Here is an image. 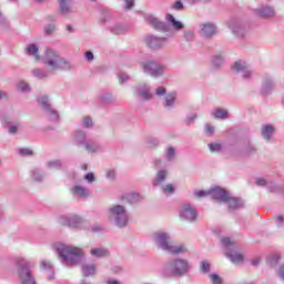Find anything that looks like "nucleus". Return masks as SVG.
Returning <instances> with one entry per match:
<instances>
[{
    "instance_id": "nucleus-1",
    "label": "nucleus",
    "mask_w": 284,
    "mask_h": 284,
    "mask_svg": "<svg viewBox=\"0 0 284 284\" xmlns=\"http://www.w3.org/2000/svg\"><path fill=\"white\" fill-rule=\"evenodd\" d=\"M152 240L158 250L172 254L173 256H181V254H187V246L183 244H174L172 242V235L164 231H158L153 233Z\"/></svg>"
},
{
    "instance_id": "nucleus-2",
    "label": "nucleus",
    "mask_w": 284,
    "mask_h": 284,
    "mask_svg": "<svg viewBox=\"0 0 284 284\" xmlns=\"http://www.w3.org/2000/svg\"><path fill=\"white\" fill-rule=\"evenodd\" d=\"M54 250L62 265H79L83 261V250L68 244H54Z\"/></svg>"
},
{
    "instance_id": "nucleus-3",
    "label": "nucleus",
    "mask_w": 284,
    "mask_h": 284,
    "mask_svg": "<svg viewBox=\"0 0 284 284\" xmlns=\"http://www.w3.org/2000/svg\"><path fill=\"white\" fill-rule=\"evenodd\" d=\"M190 261L183 257L169 260L163 267L165 276H186L190 274Z\"/></svg>"
},
{
    "instance_id": "nucleus-4",
    "label": "nucleus",
    "mask_w": 284,
    "mask_h": 284,
    "mask_svg": "<svg viewBox=\"0 0 284 284\" xmlns=\"http://www.w3.org/2000/svg\"><path fill=\"white\" fill-rule=\"evenodd\" d=\"M109 221L115 225V227H128L130 223V212L123 204H113L108 209Z\"/></svg>"
},
{
    "instance_id": "nucleus-5",
    "label": "nucleus",
    "mask_w": 284,
    "mask_h": 284,
    "mask_svg": "<svg viewBox=\"0 0 284 284\" xmlns=\"http://www.w3.org/2000/svg\"><path fill=\"white\" fill-rule=\"evenodd\" d=\"M42 63L50 68L53 72L54 70H70V63L65 61L59 54V51H55L53 49H47L43 57H42Z\"/></svg>"
},
{
    "instance_id": "nucleus-6",
    "label": "nucleus",
    "mask_w": 284,
    "mask_h": 284,
    "mask_svg": "<svg viewBox=\"0 0 284 284\" xmlns=\"http://www.w3.org/2000/svg\"><path fill=\"white\" fill-rule=\"evenodd\" d=\"M17 265L20 284H37V277H34V272H32V262L24 257H18Z\"/></svg>"
},
{
    "instance_id": "nucleus-7",
    "label": "nucleus",
    "mask_w": 284,
    "mask_h": 284,
    "mask_svg": "<svg viewBox=\"0 0 284 284\" xmlns=\"http://www.w3.org/2000/svg\"><path fill=\"white\" fill-rule=\"evenodd\" d=\"M58 223L64 227H71L73 230H84L88 227V222L77 214L60 215Z\"/></svg>"
},
{
    "instance_id": "nucleus-8",
    "label": "nucleus",
    "mask_w": 284,
    "mask_h": 284,
    "mask_svg": "<svg viewBox=\"0 0 284 284\" xmlns=\"http://www.w3.org/2000/svg\"><path fill=\"white\" fill-rule=\"evenodd\" d=\"M221 243L223 247L226 250V256L230 258L232 263L235 265H239L240 263H243V254L237 253L236 251V243L232 241L230 237H222Z\"/></svg>"
},
{
    "instance_id": "nucleus-9",
    "label": "nucleus",
    "mask_w": 284,
    "mask_h": 284,
    "mask_svg": "<svg viewBox=\"0 0 284 284\" xmlns=\"http://www.w3.org/2000/svg\"><path fill=\"white\" fill-rule=\"evenodd\" d=\"M142 70L144 74H149L153 79H159L165 74V67L152 60L142 63Z\"/></svg>"
},
{
    "instance_id": "nucleus-10",
    "label": "nucleus",
    "mask_w": 284,
    "mask_h": 284,
    "mask_svg": "<svg viewBox=\"0 0 284 284\" xmlns=\"http://www.w3.org/2000/svg\"><path fill=\"white\" fill-rule=\"evenodd\" d=\"M133 94L136 99L143 102L152 101L154 93H152V87L145 82H141L133 87Z\"/></svg>"
},
{
    "instance_id": "nucleus-11",
    "label": "nucleus",
    "mask_w": 284,
    "mask_h": 284,
    "mask_svg": "<svg viewBox=\"0 0 284 284\" xmlns=\"http://www.w3.org/2000/svg\"><path fill=\"white\" fill-rule=\"evenodd\" d=\"M144 41L150 50H163L168 45V38L153 34L146 36Z\"/></svg>"
},
{
    "instance_id": "nucleus-12",
    "label": "nucleus",
    "mask_w": 284,
    "mask_h": 284,
    "mask_svg": "<svg viewBox=\"0 0 284 284\" xmlns=\"http://www.w3.org/2000/svg\"><path fill=\"white\" fill-rule=\"evenodd\" d=\"M232 70L236 74H240L242 79H252V77H254V71L252 70V67L243 61L234 62V64L232 65Z\"/></svg>"
},
{
    "instance_id": "nucleus-13",
    "label": "nucleus",
    "mask_w": 284,
    "mask_h": 284,
    "mask_svg": "<svg viewBox=\"0 0 284 284\" xmlns=\"http://www.w3.org/2000/svg\"><path fill=\"white\" fill-rule=\"evenodd\" d=\"M199 214L196 210L192 207L190 203L183 204L180 209V219L182 221H187L189 223H194L196 221Z\"/></svg>"
},
{
    "instance_id": "nucleus-14",
    "label": "nucleus",
    "mask_w": 284,
    "mask_h": 284,
    "mask_svg": "<svg viewBox=\"0 0 284 284\" xmlns=\"http://www.w3.org/2000/svg\"><path fill=\"white\" fill-rule=\"evenodd\" d=\"M227 26L231 30V32L236 37L237 39H243L245 37V24L240 19L232 18Z\"/></svg>"
},
{
    "instance_id": "nucleus-15",
    "label": "nucleus",
    "mask_w": 284,
    "mask_h": 284,
    "mask_svg": "<svg viewBox=\"0 0 284 284\" xmlns=\"http://www.w3.org/2000/svg\"><path fill=\"white\" fill-rule=\"evenodd\" d=\"M209 194L212 196V199H215V201H219L220 203H227L230 200L229 192L225 189H221L219 186L209 190Z\"/></svg>"
},
{
    "instance_id": "nucleus-16",
    "label": "nucleus",
    "mask_w": 284,
    "mask_h": 284,
    "mask_svg": "<svg viewBox=\"0 0 284 284\" xmlns=\"http://www.w3.org/2000/svg\"><path fill=\"white\" fill-rule=\"evenodd\" d=\"M276 87V82L274 81V78L270 74H265L262 78V88L261 92L262 94H272L274 88Z\"/></svg>"
},
{
    "instance_id": "nucleus-17",
    "label": "nucleus",
    "mask_w": 284,
    "mask_h": 284,
    "mask_svg": "<svg viewBox=\"0 0 284 284\" xmlns=\"http://www.w3.org/2000/svg\"><path fill=\"white\" fill-rule=\"evenodd\" d=\"M200 34L204 37V39H212V37L216 34V24L212 22L202 23L200 26Z\"/></svg>"
},
{
    "instance_id": "nucleus-18",
    "label": "nucleus",
    "mask_w": 284,
    "mask_h": 284,
    "mask_svg": "<svg viewBox=\"0 0 284 284\" xmlns=\"http://www.w3.org/2000/svg\"><path fill=\"white\" fill-rule=\"evenodd\" d=\"M256 17H260V19H272L276 17V11H274V8L271 6H264L255 9Z\"/></svg>"
},
{
    "instance_id": "nucleus-19",
    "label": "nucleus",
    "mask_w": 284,
    "mask_h": 284,
    "mask_svg": "<svg viewBox=\"0 0 284 284\" xmlns=\"http://www.w3.org/2000/svg\"><path fill=\"white\" fill-rule=\"evenodd\" d=\"M164 110H174L176 108V92H169L162 100Z\"/></svg>"
},
{
    "instance_id": "nucleus-20",
    "label": "nucleus",
    "mask_w": 284,
    "mask_h": 284,
    "mask_svg": "<svg viewBox=\"0 0 284 284\" xmlns=\"http://www.w3.org/2000/svg\"><path fill=\"white\" fill-rule=\"evenodd\" d=\"M1 123L7 128L9 134H17L19 132V128H21L20 122H12L8 119V115L1 116Z\"/></svg>"
},
{
    "instance_id": "nucleus-21",
    "label": "nucleus",
    "mask_w": 284,
    "mask_h": 284,
    "mask_svg": "<svg viewBox=\"0 0 284 284\" xmlns=\"http://www.w3.org/2000/svg\"><path fill=\"white\" fill-rule=\"evenodd\" d=\"M146 21L155 29V30H161L162 32H168V24L159 18L150 14L146 16Z\"/></svg>"
},
{
    "instance_id": "nucleus-22",
    "label": "nucleus",
    "mask_w": 284,
    "mask_h": 284,
    "mask_svg": "<svg viewBox=\"0 0 284 284\" xmlns=\"http://www.w3.org/2000/svg\"><path fill=\"white\" fill-rule=\"evenodd\" d=\"M256 185H258L260 187H263L266 185L267 190H270V192H284V186H281L274 182H268L265 181V179H257L256 180Z\"/></svg>"
},
{
    "instance_id": "nucleus-23",
    "label": "nucleus",
    "mask_w": 284,
    "mask_h": 284,
    "mask_svg": "<svg viewBox=\"0 0 284 284\" xmlns=\"http://www.w3.org/2000/svg\"><path fill=\"white\" fill-rule=\"evenodd\" d=\"M72 1L73 0H59V10H60V14H62V17H65V14H72V12H74V8L72 7Z\"/></svg>"
},
{
    "instance_id": "nucleus-24",
    "label": "nucleus",
    "mask_w": 284,
    "mask_h": 284,
    "mask_svg": "<svg viewBox=\"0 0 284 284\" xmlns=\"http://www.w3.org/2000/svg\"><path fill=\"white\" fill-rule=\"evenodd\" d=\"M83 148L89 154H98L102 150L101 144L97 140H88Z\"/></svg>"
},
{
    "instance_id": "nucleus-25",
    "label": "nucleus",
    "mask_w": 284,
    "mask_h": 284,
    "mask_svg": "<svg viewBox=\"0 0 284 284\" xmlns=\"http://www.w3.org/2000/svg\"><path fill=\"white\" fill-rule=\"evenodd\" d=\"M276 132V128L272 124H264L262 125V138L264 141H272V136H274V133Z\"/></svg>"
},
{
    "instance_id": "nucleus-26",
    "label": "nucleus",
    "mask_w": 284,
    "mask_h": 284,
    "mask_svg": "<svg viewBox=\"0 0 284 284\" xmlns=\"http://www.w3.org/2000/svg\"><path fill=\"white\" fill-rule=\"evenodd\" d=\"M226 203H229V210L231 212L234 210H241L245 205V202H243L241 197H232V195H229Z\"/></svg>"
},
{
    "instance_id": "nucleus-27",
    "label": "nucleus",
    "mask_w": 284,
    "mask_h": 284,
    "mask_svg": "<svg viewBox=\"0 0 284 284\" xmlns=\"http://www.w3.org/2000/svg\"><path fill=\"white\" fill-rule=\"evenodd\" d=\"M40 268L43 272H48L49 273V281H53L54 280V268L52 266V262L48 261V260H42L40 262Z\"/></svg>"
},
{
    "instance_id": "nucleus-28",
    "label": "nucleus",
    "mask_w": 284,
    "mask_h": 284,
    "mask_svg": "<svg viewBox=\"0 0 284 284\" xmlns=\"http://www.w3.org/2000/svg\"><path fill=\"white\" fill-rule=\"evenodd\" d=\"M52 69H33L32 70V75L36 77V79H48V77H51L52 74Z\"/></svg>"
},
{
    "instance_id": "nucleus-29",
    "label": "nucleus",
    "mask_w": 284,
    "mask_h": 284,
    "mask_svg": "<svg viewBox=\"0 0 284 284\" xmlns=\"http://www.w3.org/2000/svg\"><path fill=\"white\" fill-rule=\"evenodd\" d=\"M73 194L78 199H88L90 196V191L85 186L75 185L73 186Z\"/></svg>"
},
{
    "instance_id": "nucleus-30",
    "label": "nucleus",
    "mask_w": 284,
    "mask_h": 284,
    "mask_svg": "<svg viewBox=\"0 0 284 284\" xmlns=\"http://www.w3.org/2000/svg\"><path fill=\"white\" fill-rule=\"evenodd\" d=\"M168 179V170H159L155 178L153 179V185H162V183H165V180Z\"/></svg>"
},
{
    "instance_id": "nucleus-31",
    "label": "nucleus",
    "mask_w": 284,
    "mask_h": 284,
    "mask_svg": "<svg viewBox=\"0 0 284 284\" xmlns=\"http://www.w3.org/2000/svg\"><path fill=\"white\" fill-rule=\"evenodd\" d=\"M91 256L94 258H104V256H108L110 254V251L105 247H94L90 251Z\"/></svg>"
},
{
    "instance_id": "nucleus-32",
    "label": "nucleus",
    "mask_w": 284,
    "mask_h": 284,
    "mask_svg": "<svg viewBox=\"0 0 284 284\" xmlns=\"http://www.w3.org/2000/svg\"><path fill=\"white\" fill-rule=\"evenodd\" d=\"M32 181H36V183H41L45 179V174L43 171L39 168H34L30 172Z\"/></svg>"
},
{
    "instance_id": "nucleus-33",
    "label": "nucleus",
    "mask_w": 284,
    "mask_h": 284,
    "mask_svg": "<svg viewBox=\"0 0 284 284\" xmlns=\"http://www.w3.org/2000/svg\"><path fill=\"white\" fill-rule=\"evenodd\" d=\"M74 142L77 143V145H85V143H88V136L85 135V132L78 130L74 133Z\"/></svg>"
},
{
    "instance_id": "nucleus-34",
    "label": "nucleus",
    "mask_w": 284,
    "mask_h": 284,
    "mask_svg": "<svg viewBox=\"0 0 284 284\" xmlns=\"http://www.w3.org/2000/svg\"><path fill=\"white\" fill-rule=\"evenodd\" d=\"M82 270V275L88 277V276H94L97 274V265L94 264H84L81 267Z\"/></svg>"
},
{
    "instance_id": "nucleus-35",
    "label": "nucleus",
    "mask_w": 284,
    "mask_h": 284,
    "mask_svg": "<svg viewBox=\"0 0 284 284\" xmlns=\"http://www.w3.org/2000/svg\"><path fill=\"white\" fill-rule=\"evenodd\" d=\"M164 159L169 163H172V161L176 160V149L174 146H168L164 150Z\"/></svg>"
},
{
    "instance_id": "nucleus-36",
    "label": "nucleus",
    "mask_w": 284,
    "mask_h": 284,
    "mask_svg": "<svg viewBox=\"0 0 284 284\" xmlns=\"http://www.w3.org/2000/svg\"><path fill=\"white\" fill-rule=\"evenodd\" d=\"M109 29L112 34H125V32L128 31V27L121 23H114L109 27Z\"/></svg>"
},
{
    "instance_id": "nucleus-37",
    "label": "nucleus",
    "mask_w": 284,
    "mask_h": 284,
    "mask_svg": "<svg viewBox=\"0 0 284 284\" xmlns=\"http://www.w3.org/2000/svg\"><path fill=\"white\" fill-rule=\"evenodd\" d=\"M38 103L41 105L44 112H48V110L52 109V104L50 103V98H48V95H40L38 98Z\"/></svg>"
},
{
    "instance_id": "nucleus-38",
    "label": "nucleus",
    "mask_w": 284,
    "mask_h": 284,
    "mask_svg": "<svg viewBox=\"0 0 284 284\" xmlns=\"http://www.w3.org/2000/svg\"><path fill=\"white\" fill-rule=\"evenodd\" d=\"M166 21L174 28V30H183V22L178 21L172 14H166Z\"/></svg>"
},
{
    "instance_id": "nucleus-39",
    "label": "nucleus",
    "mask_w": 284,
    "mask_h": 284,
    "mask_svg": "<svg viewBox=\"0 0 284 284\" xmlns=\"http://www.w3.org/2000/svg\"><path fill=\"white\" fill-rule=\"evenodd\" d=\"M124 201H128L131 205H134V203H139L141 201V194L139 193H128L122 196Z\"/></svg>"
},
{
    "instance_id": "nucleus-40",
    "label": "nucleus",
    "mask_w": 284,
    "mask_h": 284,
    "mask_svg": "<svg viewBox=\"0 0 284 284\" xmlns=\"http://www.w3.org/2000/svg\"><path fill=\"white\" fill-rule=\"evenodd\" d=\"M211 114L214 119H230V113L226 109H215Z\"/></svg>"
},
{
    "instance_id": "nucleus-41",
    "label": "nucleus",
    "mask_w": 284,
    "mask_h": 284,
    "mask_svg": "<svg viewBox=\"0 0 284 284\" xmlns=\"http://www.w3.org/2000/svg\"><path fill=\"white\" fill-rule=\"evenodd\" d=\"M225 63V55L223 53H216L212 58V64L214 68H221Z\"/></svg>"
},
{
    "instance_id": "nucleus-42",
    "label": "nucleus",
    "mask_w": 284,
    "mask_h": 284,
    "mask_svg": "<svg viewBox=\"0 0 284 284\" xmlns=\"http://www.w3.org/2000/svg\"><path fill=\"white\" fill-rule=\"evenodd\" d=\"M26 52L27 54H29V57H36V59H39V45H37L36 43H31L26 48Z\"/></svg>"
},
{
    "instance_id": "nucleus-43",
    "label": "nucleus",
    "mask_w": 284,
    "mask_h": 284,
    "mask_svg": "<svg viewBox=\"0 0 284 284\" xmlns=\"http://www.w3.org/2000/svg\"><path fill=\"white\" fill-rule=\"evenodd\" d=\"M278 261H281V255L272 254L267 257L266 263L271 267H276V265H278Z\"/></svg>"
},
{
    "instance_id": "nucleus-44",
    "label": "nucleus",
    "mask_w": 284,
    "mask_h": 284,
    "mask_svg": "<svg viewBox=\"0 0 284 284\" xmlns=\"http://www.w3.org/2000/svg\"><path fill=\"white\" fill-rule=\"evenodd\" d=\"M47 168L50 170H61V168H63V162L61 160H51L47 162Z\"/></svg>"
},
{
    "instance_id": "nucleus-45",
    "label": "nucleus",
    "mask_w": 284,
    "mask_h": 284,
    "mask_svg": "<svg viewBox=\"0 0 284 284\" xmlns=\"http://www.w3.org/2000/svg\"><path fill=\"white\" fill-rule=\"evenodd\" d=\"M47 114V118L49 119V121H59V113L54 110V109H49L47 111H44Z\"/></svg>"
},
{
    "instance_id": "nucleus-46",
    "label": "nucleus",
    "mask_w": 284,
    "mask_h": 284,
    "mask_svg": "<svg viewBox=\"0 0 284 284\" xmlns=\"http://www.w3.org/2000/svg\"><path fill=\"white\" fill-rule=\"evenodd\" d=\"M209 281L212 284H223V277L216 273L209 274Z\"/></svg>"
},
{
    "instance_id": "nucleus-47",
    "label": "nucleus",
    "mask_w": 284,
    "mask_h": 284,
    "mask_svg": "<svg viewBox=\"0 0 284 284\" xmlns=\"http://www.w3.org/2000/svg\"><path fill=\"white\" fill-rule=\"evenodd\" d=\"M211 270H212V265L210 264V262L207 261L201 262L200 271L202 272V274H210Z\"/></svg>"
},
{
    "instance_id": "nucleus-48",
    "label": "nucleus",
    "mask_w": 284,
    "mask_h": 284,
    "mask_svg": "<svg viewBox=\"0 0 284 284\" xmlns=\"http://www.w3.org/2000/svg\"><path fill=\"white\" fill-rule=\"evenodd\" d=\"M54 32H57V24L49 23V24L44 26V34H47V37L54 34Z\"/></svg>"
},
{
    "instance_id": "nucleus-49",
    "label": "nucleus",
    "mask_w": 284,
    "mask_h": 284,
    "mask_svg": "<svg viewBox=\"0 0 284 284\" xmlns=\"http://www.w3.org/2000/svg\"><path fill=\"white\" fill-rule=\"evenodd\" d=\"M210 152H221L223 150V144L219 142H212L209 144Z\"/></svg>"
},
{
    "instance_id": "nucleus-50",
    "label": "nucleus",
    "mask_w": 284,
    "mask_h": 284,
    "mask_svg": "<svg viewBox=\"0 0 284 284\" xmlns=\"http://www.w3.org/2000/svg\"><path fill=\"white\" fill-rule=\"evenodd\" d=\"M100 103H110L112 101V94L111 93H104L99 95Z\"/></svg>"
},
{
    "instance_id": "nucleus-51",
    "label": "nucleus",
    "mask_w": 284,
    "mask_h": 284,
    "mask_svg": "<svg viewBox=\"0 0 284 284\" xmlns=\"http://www.w3.org/2000/svg\"><path fill=\"white\" fill-rule=\"evenodd\" d=\"M159 143H160V141L158 138H149L146 140L148 148H158Z\"/></svg>"
},
{
    "instance_id": "nucleus-52",
    "label": "nucleus",
    "mask_w": 284,
    "mask_h": 284,
    "mask_svg": "<svg viewBox=\"0 0 284 284\" xmlns=\"http://www.w3.org/2000/svg\"><path fill=\"white\" fill-rule=\"evenodd\" d=\"M94 125V122L92 121V118L84 116L82 119V128H92Z\"/></svg>"
},
{
    "instance_id": "nucleus-53",
    "label": "nucleus",
    "mask_w": 284,
    "mask_h": 284,
    "mask_svg": "<svg viewBox=\"0 0 284 284\" xmlns=\"http://www.w3.org/2000/svg\"><path fill=\"white\" fill-rule=\"evenodd\" d=\"M18 90L20 92H28L30 90V84H28L26 81H21L18 83Z\"/></svg>"
},
{
    "instance_id": "nucleus-54",
    "label": "nucleus",
    "mask_w": 284,
    "mask_h": 284,
    "mask_svg": "<svg viewBox=\"0 0 284 284\" xmlns=\"http://www.w3.org/2000/svg\"><path fill=\"white\" fill-rule=\"evenodd\" d=\"M19 154L20 156H32L34 152L31 149L22 148V149H19Z\"/></svg>"
},
{
    "instance_id": "nucleus-55",
    "label": "nucleus",
    "mask_w": 284,
    "mask_h": 284,
    "mask_svg": "<svg viewBox=\"0 0 284 284\" xmlns=\"http://www.w3.org/2000/svg\"><path fill=\"white\" fill-rule=\"evenodd\" d=\"M162 191L164 194H174V185L172 184L163 185Z\"/></svg>"
},
{
    "instance_id": "nucleus-56",
    "label": "nucleus",
    "mask_w": 284,
    "mask_h": 284,
    "mask_svg": "<svg viewBox=\"0 0 284 284\" xmlns=\"http://www.w3.org/2000/svg\"><path fill=\"white\" fill-rule=\"evenodd\" d=\"M118 79L121 85H123V83H126V81H130V75L128 73H120L118 74Z\"/></svg>"
},
{
    "instance_id": "nucleus-57",
    "label": "nucleus",
    "mask_w": 284,
    "mask_h": 284,
    "mask_svg": "<svg viewBox=\"0 0 284 284\" xmlns=\"http://www.w3.org/2000/svg\"><path fill=\"white\" fill-rule=\"evenodd\" d=\"M105 176L109 181H114V179H116V171H114V169H109Z\"/></svg>"
},
{
    "instance_id": "nucleus-58",
    "label": "nucleus",
    "mask_w": 284,
    "mask_h": 284,
    "mask_svg": "<svg viewBox=\"0 0 284 284\" xmlns=\"http://www.w3.org/2000/svg\"><path fill=\"white\" fill-rule=\"evenodd\" d=\"M245 154H256V146L254 144H248L244 149Z\"/></svg>"
},
{
    "instance_id": "nucleus-59",
    "label": "nucleus",
    "mask_w": 284,
    "mask_h": 284,
    "mask_svg": "<svg viewBox=\"0 0 284 284\" xmlns=\"http://www.w3.org/2000/svg\"><path fill=\"white\" fill-rule=\"evenodd\" d=\"M84 181H87V183H94L97 178L94 176V173L90 172L84 175Z\"/></svg>"
},
{
    "instance_id": "nucleus-60",
    "label": "nucleus",
    "mask_w": 284,
    "mask_h": 284,
    "mask_svg": "<svg viewBox=\"0 0 284 284\" xmlns=\"http://www.w3.org/2000/svg\"><path fill=\"white\" fill-rule=\"evenodd\" d=\"M194 196H196V199H203V196H210V191H195L194 192Z\"/></svg>"
},
{
    "instance_id": "nucleus-61",
    "label": "nucleus",
    "mask_w": 284,
    "mask_h": 284,
    "mask_svg": "<svg viewBox=\"0 0 284 284\" xmlns=\"http://www.w3.org/2000/svg\"><path fill=\"white\" fill-rule=\"evenodd\" d=\"M155 94H156V97H165V94H168L166 90H165V87H159L155 90Z\"/></svg>"
},
{
    "instance_id": "nucleus-62",
    "label": "nucleus",
    "mask_w": 284,
    "mask_h": 284,
    "mask_svg": "<svg viewBox=\"0 0 284 284\" xmlns=\"http://www.w3.org/2000/svg\"><path fill=\"white\" fill-rule=\"evenodd\" d=\"M89 232H101L103 227L100 224H93L88 227Z\"/></svg>"
},
{
    "instance_id": "nucleus-63",
    "label": "nucleus",
    "mask_w": 284,
    "mask_h": 284,
    "mask_svg": "<svg viewBox=\"0 0 284 284\" xmlns=\"http://www.w3.org/2000/svg\"><path fill=\"white\" fill-rule=\"evenodd\" d=\"M172 8L173 10L181 11L183 10V2L181 0H178L172 4Z\"/></svg>"
},
{
    "instance_id": "nucleus-64",
    "label": "nucleus",
    "mask_w": 284,
    "mask_h": 284,
    "mask_svg": "<svg viewBox=\"0 0 284 284\" xmlns=\"http://www.w3.org/2000/svg\"><path fill=\"white\" fill-rule=\"evenodd\" d=\"M184 39L185 41H194V33L192 31H185Z\"/></svg>"
}]
</instances>
